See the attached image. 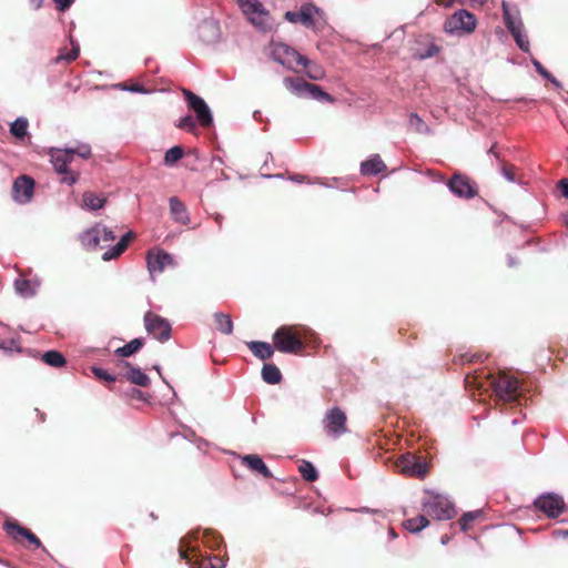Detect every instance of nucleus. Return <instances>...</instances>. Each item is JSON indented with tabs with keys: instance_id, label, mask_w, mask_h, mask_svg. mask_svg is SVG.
<instances>
[{
	"instance_id": "nucleus-45",
	"label": "nucleus",
	"mask_w": 568,
	"mask_h": 568,
	"mask_svg": "<svg viewBox=\"0 0 568 568\" xmlns=\"http://www.w3.org/2000/svg\"><path fill=\"white\" fill-rule=\"evenodd\" d=\"M465 384L477 388L484 387L481 375H478L477 372L475 374H467L465 377Z\"/></svg>"
},
{
	"instance_id": "nucleus-55",
	"label": "nucleus",
	"mask_w": 568,
	"mask_h": 568,
	"mask_svg": "<svg viewBox=\"0 0 568 568\" xmlns=\"http://www.w3.org/2000/svg\"><path fill=\"white\" fill-rule=\"evenodd\" d=\"M536 67H537V70L540 74H542L544 77L550 79L555 84H559L558 81L548 72L546 71L541 64L539 62H536Z\"/></svg>"
},
{
	"instance_id": "nucleus-5",
	"label": "nucleus",
	"mask_w": 568,
	"mask_h": 568,
	"mask_svg": "<svg viewBox=\"0 0 568 568\" xmlns=\"http://www.w3.org/2000/svg\"><path fill=\"white\" fill-rule=\"evenodd\" d=\"M271 57L274 61L294 72L298 71L297 67L301 62L306 61L305 55L283 42H271Z\"/></svg>"
},
{
	"instance_id": "nucleus-7",
	"label": "nucleus",
	"mask_w": 568,
	"mask_h": 568,
	"mask_svg": "<svg viewBox=\"0 0 568 568\" xmlns=\"http://www.w3.org/2000/svg\"><path fill=\"white\" fill-rule=\"evenodd\" d=\"M425 516L436 520H448L456 515L454 505L445 497L434 496L429 498L423 508Z\"/></svg>"
},
{
	"instance_id": "nucleus-25",
	"label": "nucleus",
	"mask_w": 568,
	"mask_h": 568,
	"mask_svg": "<svg viewBox=\"0 0 568 568\" xmlns=\"http://www.w3.org/2000/svg\"><path fill=\"white\" fill-rule=\"evenodd\" d=\"M252 24H254L257 29L262 31H268L272 29L271 17L267 10L264 7L252 17L248 18Z\"/></svg>"
},
{
	"instance_id": "nucleus-52",
	"label": "nucleus",
	"mask_w": 568,
	"mask_h": 568,
	"mask_svg": "<svg viewBox=\"0 0 568 568\" xmlns=\"http://www.w3.org/2000/svg\"><path fill=\"white\" fill-rule=\"evenodd\" d=\"M123 88L125 90H129L131 92H136V93H146L148 91L145 90V88L140 84V83H133L131 85H123Z\"/></svg>"
},
{
	"instance_id": "nucleus-10",
	"label": "nucleus",
	"mask_w": 568,
	"mask_h": 568,
	"mask_svg": "<svg viewBox=\"0 0 568 568\" xmlns=\"http://www.w3.org/2000/svg\"><path fill=\"white\" fill-rule=\"evenodd\" d=\"M449 190L458 197L473 199L478 194L477 184L462 173H455L447 183Z\"/></svg>"
},
{
	"instance_id": "nucleus-44",
	"label": "nucleus",
	"mask_w": 568,
	"mask_h": 568,
	"mask_svg": "<svg viewBox=\"0 0 568 568\" xmlns=\"http://www.w3.org/2000/svg\"><path fill=\"white\" fill-rule=\"evenodd\" d=\"M178 128L185 130L187 132H193L196 129V123H195V120L193 119V116L189 114V115L183 116L179 121Z\"/></svg>"
},
{
	"instance_id": "nucleus-39",
	"label": "nucleus",
	"mask_w": 568,
	"mask_h": 568,
	"mask_svg": "<svg viewBox=\"0 0 568 568\" xmlns=\"http://www.w3.org/2000/svg\"><path fill=\"white\" fill-rule=\"evenodd\" d=\"M298 470L306 481H315L318 477L315 467L310 462L303 460L298 467Z\"/></svg>"
},
{
	"instance_id": "nucleus-21",
	"label": "nucleus",
	"mask_w": 568,
	"mask_h": 568,
	"mask_svg": "<svg viewBox=\"0 0 568 568\" xmlns=\"http://www.w3.org/2000/svg\"><path fill=\"white\" fill-rule=\"evenodd\" d=\"M170 212L173 220L183 225L190 224V217L185 204L176 196L170 197Z\"/></svg>"
},
{
	"instance_id": "nucleus-27",
	"label": "nucleus",
	"mask_w": 568,
	"mask_h": 568,
	"mask_svg": "<svg viewBox=\"0 0 568 568\" xmlns=\"http://www.w3.org/2000/svg\"><path fill=\"white\" fill-rule=\"evenodd\" d=\"M300 65L306 70L305 73L311 80L317 81L325 77L324 69L316 62L311 61L308 58H306L305 62H301Z\"/></svg>"
},
{
	"instance_id": "nucleus-61",
	"label": "nucleus",
	"mask_w": 568,
	"mask_h": 568,
	"mask_svg": "<svg viewBox=\"0 0 568 568\" xmlns=\"http://www.w3.org/2000/svg\"><path fill=\"white\" fill-rule=\"evenodd\" d=\"M292 180L297 181V182H302V181L305 180V176L296 175V176L292 178Z\"/></svg>"
},
{
	"instance_id": "nucleus-64",
	"label": "nucleus",
	"mask_w": 568,
	"mask_h": 568,
	"mask_svg": "<svg viewBox=\"0 0 568 568\" xmlns=\"http://www.w3.org/2000/svg\"><path fill=\"white\" fill-rule=\"evenodd\" d=\"M442 542L443 544H447L448 542V537L446 535L442 537Z\"/></svg>"
},
{
	"instance_id": "nucleus-8",
	"label": "nucleus",
	"mask_w": 568,
	"mask_h": 568,
	"mask_svg": "<svg viewBox=\"0 0 568 568\" xmlns=\"http://www.w3.org/2000/svg\"><path fill=\"white\" fill-rule=\"evenodd\" d=\"M144 326L150 335L162 343L171 337V324L169 321L153 312L145 313Z\"/></svg>"
},
{
	"instance_id": "nucleus-3",
	"label": "nucleus",
	"mask_w": 568,
	"mask_h": 568,
	"mask_svg": "<svg viewBox=\"0 0 568 568\" xmlns=\"http://www.w3.org/2000/svg\"><path fill=\"white\" fill-rule=\"evenodd\" d=\"M485 378L490 379V386L498 400L504 403L516 402L519 397V382L517 378L509 376L505 372L498 373L497 376L487 375Z\"/></svg>"
},
{
	"instance_id": "nucleus-46",
	"label": "nucleus",
	"mask_w": 568,
	"mask_h": 568,
	"mask_svg": "<svg viewBox=\"0 0 568 568\" xmlns=\"http://www.w3.org/2000/svg\"><path fill=\"white\" fill-rule=\"evenodd\" d=\"M92 372L93 374L99 378V379H102V381H105V382H109V383H114L116 381V377L109 374L105 369L103 368H99V367H93L92 368Z\"/></svg>"
},
{
	"instance_id": "nucleus-4",
	"label": "nucleus",
	"mask_w": 568,
	"mask_h": 568,
	"mask_svg": "<svg viewBox=\"0 0 568 568\" xmlns=\"http://www.w3.org/2000/svg\"><path fill=\"white\" fill-rule=\"evenodd\" d=\"M284 87L293 94L304 98L310 97L314 100L333 102L334 99L321 87L305 81L303 78L286 77L283 80Z\"/></svg>"
},
{
	"instance_id": "nucleus-12",
	"label": "nucleus",
	"mask_w": 568,
	"mask_h": 568,
	"mask_svg": "<svg viewBox=\"0 0 568 568\" xmlns=\"http://www.w3.org/2000/svg\"><path fill=\"white\" fill-rule=\"evenodd\" d=\"M183 94L187 102V106L195 112L199 123L204 128L210 126L213 123V118L205 101L186 89L183 90Z\"/></svg>"
},
{
	"instance_id": "nucleus-40",
	"label": "nucleus",
	"mask_w": 568,
	"mask_h": 568,
	"mask_svg": "<svg viewBox=\"0 0 568 568\" xmlns=\"http://www.w3.org/2000/svg\"><path fill=\"white\" fill-rule=\"evenodd\" d=\"M16 290L23 296H33L36 294L34 285L30 280L20 278L14 283Z\"/></svg>"
},
{
	"instance_id": "nucleus-19",
	"label": "nucleus",
	"mask_w": 568,
	"mask_h": 568,
	"mask_svg": "<svg viewBox=\"0 0 568 568\" xmlns=\"http://www.w3.org/2000/svg\"><path fill=\"white\" fill-rule=\"evenodd\" d=\"M314 8L311 6H303L300 11H287L285 19L292 23H301L307 28L314 26Z\"/></svg>"
},
{
	"instance_id": "nucleus-36",
	"label": "nucleus",
	"mask_w": 568,
	"mask_h": 568,
	"mask_svg": "<svg viewBox=\"0 0 568 568\" xmlns=\"http://www.w3.org/2000/svg\"><path fill=\"white\" fill-rule=\"evenodd\" d=\"M28 120L24 118H18L10 126V132L17 139H23L27 135Z\"/></svg>"
},
{
	"instance_id": "nucleus-32",
	"label": "nucleus",
	"mask_w": 568,
	"mask_h": 568,
	"mask_svg": "<svg viewBox=\"0 0 568 568\" xmlns=\"http://www.w3.org/2000/svg\"><path fill=\"white\" fill-rule=\"evenodd\" d=\"M105 203V199L93 192H85L83 194V204L85 207L90 210H99L103 207Z\"/></svg>"
},
{
	"instance_id": "nucleus-49",
	"label": "nucleus",
	"mask_w": 568,
	"mask_h": 568,
	"mask_svg": "<svg viewBox=\"0 0 568 568\" xmlns=\"http://www.w3.org/2000/svg\"><path fill=\"white\" fill-rule=\"evenodd\" d=\"M24 539H27L34 548L42 547L41 540L30 529H28Z\"/></svg>"
},
{
	"instance_id": "nucleus-57",
	"label": "nucleus",
	"mask_w": 568,
	"mask_h": 568,
	"mask_svg": "<svg viewBox=\"0 0 568 568\" xmlns=\"http://www.w3.org/2000/svg\"><path fill=\"white\" fill-rule=\"evenodd\" d=\"M509 32L511 33V36L514 38H516L517 36H520L523 33V24L516 26L515 28L511 27Z\"/></svg>"
},
{
	"instance_id": "nucleus-6",
	"label": "nucleus",
	"mask_w": 568,
	"mask_h": 568,
	"mask_svg": "<svg viewBox=\"0 0 568 568\" xmlns=\"http://www.w3.org/2000/svg\"><path fill=\"white\" fill-rule=\"evenodd\" d=\"M180 556L191 568H224L225 559L220 556L203 557L199 547L184 549L180 547Z\"/></svg>"
},
{
	"instance_id": "nucleus-34",
	"label": "nucleus",
	"mask_w": 568,
	"mask_h": 568,
	"mask_svg": "<svg viewBox=\"0 0 568 568\" xmlns=\"http://www.w3.org/2000/svg\"><path fill=\"white\" fill-rule=\"evenodd\" d=\"M222 541V536L216 531L206 529L202 535V542L209 548L216 549Z\"/></svg>"
},
{
	"instance_id": "nucleus-51",
	"label": "nucleus",
	"mask_w": 568,
	"mask_h": 568,
	"mask_svg": "<svg viewBox=\"0 0 568 568\" xmlns=\"http://www.w3.org/2000/svg\"><path fill=\"white\" fill-rule=\"evenodd\" d=\"M54 2L57 4V9L63 12L71 7L74 0H54Z\"/></svg>"
},
{
	"instance_id": "nucleus-14",
	"label": "nucleus",
	"mask_w": 568,
	"mask_h": 568,
	"mask_svg": "<svg viewBox=\"0 0 568 568\" xmlns=\"http://www.w3.org/2000/svg\"><path fill=\"white\" fill-rule=\"evenodd\" d=\"M535 506L548 517L557 518L565 509V501L559 495L545 494L535 500Z\"/></svg>"
},
{
	"instance_id": "nucleus-35",
	"label": "nucleus",
	"mask_w": 568,
	"mask_h": 568,
	"mask_svg": "<svg viewBox=\"0 0 568 568\" xmlns=\"http://www.w3.org/2000/svg\"><path fill=\"white\" fill-rule=\"evenodd\" d=\"M239 6L247 18L257 13L263 8L258 0H239Z\"/></svg>"
},
{
	"instance_id": "nucleus-33",
	"label": "nucleus",
	"mask_w": 568,
	"mask_h": 568,
	"mask_svg": "<svg viewBox=\"0 0 568 568\" xmlns=\"http://www.w3.org/2000/svg\"><path fill=\"white\" fill-rule=\"evenodd\" d=\"M42 359L45 364L52 367H62L65 364L64 356L58 351L45 352Z\"/></svg>"
},
{
	"instance_id": "nucleus-38",
	"label": "nucleus",
	"mask_w": 568,
	"mask_h": 568,
	"mask_svg": "<svg viewBox=\"0 0 568 568\" xmlns=\"http://www.w3.org/2000/svg\"><path fill=\"white\" fill-rule=\"evenodd\" d=\"M483 516L481 510L468 511L459 519V525L463 531H467L473 527V523Z\"/></svg>"
},
{
	"instance_id": "nucleus-15",
	"label": "nucleus",
	"mask_w": 568,
	"mask_h": 568,
	"mask_svg": "<svg viewBox=\"0 0 568 568\" xmlns=\"http://www.w3.org/2000/svg\"><path fill=\"white\" fill-rule=\"evenodd\" d=\"M34 192V180L28 175H20L12 185V197L19 203H28Z\"/></svg>"
},
{
	"instance_id": "nucleus-59",
	"label": "nucleus",
	"mask_w": 568,
	"mask_h": 568,
	"mask_svg": "<svg viewBox=\"0 0 568 568\" xmlns=\"http://www.w3.org/2000/svg\"><path fill=\"white\" fill-rule=\"evenodd\" d=\"M43 0H29V4L32 9L38 10L42 7Z\"/></svg>"
},
{
	"instance_id": "nucleus-60",
	"label": "nucleus",
	"mask_w": 568,
	"mask_h": 568,
	"mask_svg": "<svg viewBox=\"0 0 568 568\" xmlns=\"http://www.w3.org/2000/svg\"><path fill=\"white\" fill-rule=\"evenodd\" d=\"M213 217H214V221L216 222V224L219 225V227L221 229L223 219H224L223 215L220 213H215Z\"/></svg>"
},
{
	"instance_id": "nucleus-50",
	"label": "nucleus",
	"mask_w": 568,
	"mask_h": 568,
	"mask_svg": "<svg viewBox=\"0 0 568 568\" xmlns=\"http://www.w3.org/2000/svg\"><path fill=\"white\" fill-rule=\"evenodd\" d=\"M439 51H440V48H439L437 44H435V43H430V44H428V47H427V49H426V52H425V53H423L420 57H422L423 59H425V58H432V57H434V55L438 54V53H439Z\"/></svg>"
},
{
	"instance_id": "nucleus-41",
	"label": "nucleus",
	"mask_w": 568,
	"mask_h": 568,
	"mask_svg": "<svg viewBox=\"0 0 568 568\" xmlns=\"http://www.w3.org/2000/svg\"><path fill=\"white\" fill-rule=\"evenodd\" d=\"M79 57V47H74L72 48L70 51L68 52H63L61 51L53 60V62L55 64H59L61 62H67V63H70L72 61H74L77 58Z\"/></svg>"
},
{
	"instance_id": "nucleus-56",
	"label": "nucleus",
	"mask_w": 568,
	"mask_h": 568,
	"mask_svg": "<svg viewBox=\"0 0 568 568\" xmlns=\"http://www.w3.org/2000/svg\"><path fill=\"white\" fill-rule=\"evenodd\" d=\"M558 186L565 197L568 199V179H562L559 181Z\"/></svg>"
},
{
	"instance_id": "nucleus-24",
	"label": "nucleus",
	"mask_w": 568,
	"mask_h": 568,
	"mask_svg": "<svg viewBox=\"0 0 568 568\" xmlns=\"http://www.w3.org/2000/svg\"><path fill=\"white\" fill-rule=\"evenodd\" d=\"M254 356L262 361L270 359L274 355V346L266 342L252 341L246 343Z\"/></svg>"
},
{
	"instance_id": "nucleus-16",
	"label": "nucleus",
	"mask_w": 568,
	"mask_h": 568,
	"mask_svg": "<svg viewBox=\"0 0 568 568\" xmlns=\"http://www.w3.org/2000/svg\"><path fill=\"white\" fill-rule=\"evenodd\" d=\"M173 264V257L163 250H151L146 254V265L151 276L162 273L165 267Z\"/></svg>"
},
{
	"instance_id": "nucleus-53",
	"label": "nucleus",
	"mask_w": 568,
	"mask_h": 568,
	"mask_svg": "<svg viewBox=\"0 0 568 568\" xmlns=\"http://www.w3.org/2000/svg\"><path fill=\"white\" fill-rule=\"evenodd\" d=\"M462 359L465 361V362H468V363H473V362H483L484 358H483V355L480 354H473V355H463L462 356Z\"/></svg>"
},
{
	"instance_id": "nucleus-22",
	"label": "nucleus",
	"mask_w": 568,
	"mask_h": 568,
	"mask_svg": "<svg viewBox=\"0 0 568 568\" xmlns=\"http://www.w3.org/2000/svg\"><path fill=\"white\" fill-rule=\"evenodd\" d=\"M135 237L133 232H128L121 236L120 241L110 250L105 251L102 255L104 261H110L119 257L129 246L130 242Z\"/></svg>"
},
{
	"instance_id": "nucleus-58",
	"label": "nucleus",
	"mask_w": 568,
	"mask_h": 568,
	"mask_svg": "<svg viewBox=\"0 0 568 568\" xmlns=\"http://www.w3.org/2000/svg\"><path fill=\"white\" fill-rule=\"evenodd\" d=\"M457 0H437V4L438 6H443L445 8H450L454 6V3L456 2Z\"/></svg>"
},
{
	"instance_id": "nucleus-29",
	"label": "nucleus",
	"mask_w": 568,
	"mask_h": 568,
	"mask_svg": "<svg viewBox=\"0 0 568 568\" xmlns=\"http://www.w3.org/2000/svg\"><path fill=\"white\" fill-rule=\"evenodd\" d=\"M144 345L143 338H134L124 346L115 349V355L120 357H129L140 351Z\"/></svg>"
},
{
	"instance_id": "nucleus-37",
	"label": "nucleus",
	"mask_w": 568,
	"mask_h": 568,
	"mask_svg": "<svg viewBox=\"0 0 568 568\" xmlns=\"http://www.w3.org/2000/svg\"><path fill=\"white\" fill-rule=\"evenodd\" d=\"M183 155H184V150L182 146H179V145L173 146L165 152L164 164L168 166H172L179 160H181L183 158Z\"/></svg>"
},
{
	"instance_id": "nucleus-31",
	"label": "nucleus",
	"mask_w": 568,
	"mask_h": 568,
	"mask_svg": "<svg viewBox=\"0 0 568 568\" xmlns=\"http://www.w3.org/2000/svg\"><path fill=\"white\" fill-rule=\"evenodd\" d=\"M429 524L428 518L425 515H418L414 518H409L404 521V527L410 532H418Z\"/></svg>"
},
{
	"instance_id": "nucleus-47",
	"label": "nucleus",
	"mask_w": 568,
	"mask_h": 568,
	"mask_svg": "<svg viewBox=\"0 0 568 568\" xmlns=\"http://www.w3.org/2000/svg\"><path fill=\"white\" fill-rule=\"evenodd\" d=\"M515 171H516V168L514 165L507 164V163L503 164L501 172L508 181H510V182L515 181Z\"/></svg>"
},
{
	"instance_id": "nucleus-43",
	"label": "nucleus",
	"mask_w": 568,
	"mask_h": 568,
	"mask_svg": "<svg viewBox=\"0 0 568 568\" xmlns=\"http://www.w3.org/2000/svg\"><path fill=\"white\" fill-rule=\"evenodd\" d=\"M70 152V155L73 158L74 154L79 155L82 159H89L91 156V148L88 144H80L77 148L67 149Z\"/></svg>"
},
{
	"instance_id": "nucleus-23",
	"label": "nucleus",
	"mask_w": 568,
	"mask_h": 568,
	"mask_svg": "<svg viewBox=\"0 0 568 568\" xmlns=\"http://www.w3.org/2000/svg\"><path fill=\"white\" fill-rule=\"evenodd\" d=\"M386 164L382 161L378 154L371 156L361 164V172L364 175H377L386 171Z\"/></svg>"
},
{
	"instance_id": "nucleus-1",
	"label": "nucleus",
	"mask_w": 568,
	"mask_h": 568,
	"mask_svg": "<svg viewBox=\"0 0 568 568\" xmlns=\"http://www.w3.org/2000/svg\"><path fill=\"white\" fill-rule=\"evenodd\" d=\"M305 329L296 326L282 325L273 334V345L275 349L286 354H301L305 349L303 334Z\"/></svg>"
},
{
	"instance_id": "nucleus-13",
	"label": "nucleus",
	"mask_w": 568,
	"mask_h": 568,
	"mask_svg": "<svg viewBox=\"0 0 568 568\" xmlns=\"http://www.w3.org/2000/svg\"><path fill=\"white\" fill-rule=\"evenodd\" d=\"M115 239L114 232L101 224L94 225L82 236L83 243L91 248L103 247L104 245H101V243L109 244Z\"/></svg>"
},
{
	"instance_id": "nucleus-2",
	"label": "nucleus",
	"mask_w": 568,
	"mask_h": 568,
	"mask_svg": "<svg viewBox=\"0 0 568 568\" xmlns=\"http://www.w3.org/2000/svg\"><path fill=\"white\" fill-rule=\"evenodd\" d=\"M477 23L478 21L474 13L459 9L446 18L443 30L450 36H469L476 30Z\"/></svg>"
},
{
	"instance_id": "nucleus-17",
	"label": "nucleus",
	"mask_w": 568,
	"mask_h": 568,
	"mask_svg": "<svg viewBox=\"0 0 568 568\" xmlns=\"http://www.w3.org/2000/svg\"><path fill=\"white\" fill-rule=\"evenodd\" d=\"M396 466L408 476L424 477L426 474V465L410 453L402 455L397 459Z\"/></svg>"
},
{
	"instance_id": "nucleus-42",
	"label": "nucleus",
	"mask_w": 568,
	"mask_h": 568,
	"mask_svg": "<svg viewBox=\"0 0 568 568\" xmlns=\"http://www.w3.org/2000/svg\"><path fill=\"white\" fill-rule=\"evenodd\" d=\"M409 124L417 133H427L429 131L428 125L416 113L409 115Z\"/></svg>"
},
{
	"instance_id": "nucleus-18",
	"label": "nucleus",
	"mask_w": 568,
	"mask_h": 568,
	"mask_svg": "<svg viewBox=\"0 0 568 568\" xmlns=\"http://www.w3.org/2000/svg\"><path fill=\"white\" fill-rule=\"evenodd\" d=\"M119 367L125 369L123 377L134 385L141 387H148L151 383L150 377L143 373L139 367L132 366L129 362L122 361L119 363Z\"/></svg>"
},
{
	"instance_id": "nucleus-48",
	"label": "nucleus",
	"mask_w": 568,
	"mask_h": 568,
	"mask_svg": "<svg viewBox=\"0 0 568 568\" xmlns=\"http://www.w3.org/2000/svg\"><path fill=\"white\" fill-rule=\"evenodd\" d=\"M517 45L524 51V52H528L529 51V40L527 39V37L521 33L520 36H517L516 38H514Z\"/></svg>"
},
{
	"instance_id": "nucleus-26",
	"label": "nucleus",
	"mask_w": 568,
	"mask_h": 568,
	"mask_svg": "<svg viewBox=\"0 0 568 568\" xmlns=\"http://www.w3.org/2000/svg\"><path fill=\"white\" fill-rule=\"evenodd\" d=\"M262 378L265 383L275 385L282 381V373L275 364H264L262 368Z\"/></svg>"
},
{
	"instance_id": "nucleus-11",
	"label": "nucleus",
	"mask_w": 568,
	"mask_h": 568,
	"mask_svg": "<svg viewBox=\"0 0 568 568\" xmlns=\"http://www.w3.org/2000/svg\"><path fill=\"white\" fill-rule=\"evenodd\" d=\"M346 414L338 407H334L325 414L323 419L324 428L327 435L332 437H339L347 432Z\"/></svg>"
},
{
	"instance_id": "nucleus-20",
	"label": "nucleus",
	"mask_w": 568,
	"mask_h": 568,
	"mask_svg": "<svg viewBox=\"0 0 568 568\" xmlns=\"http://www.w3.org/2000/svg\"><path fill=\"white\" fill-rule=\"evenodd\" d=\"M242 465L247 467L250 470L261 475L262 477L268 479L273 477V474L265 465L263 459L258 455H245L241 460Z\"/></svg>"
},
{
	"instance_id": "nucleus-62",
	"label": "nucleus",
	"mask_w": 568,
	"mask_h": 568,
	"mask_svg": "<svg viewBox=\"0 0 568 568\" xmlns=\"http://www.w3.org/2000/svg\"><path fill=\"white\" fill-rule=\"evenodd\" d=\"M555 534L567 537L568 536V530H557Z\"/></svg>"
},
{
	"instance_id": "nucleus-30",
	"label": "nucleus",
	"mask_w": 568,
	"mask_h": 568,
	"mask_svg": "<svg viewBox=\"0 0 568 568\" xmlns=\"http://www.w3.org/2000/svg\"><path fill=\"white\" fill-rule=\"evenodd\" d=\"M216 329L223 334L230 335L233 332V322L230 315L225 313L214 314Z\"/></svg>"
},
{
	"instance_id": "nucleus-9",
	"label": "nucleus",
	"mask_w": 568,
	"mask_h": 568,
	"mask_svg": "<svg viewBox=\"0 0 568 568\" xmlns=\"http://www.w3.org/2000/svg\"><path fill=\"white\" fill-rule=\"evenodd\" d=\"M50 155L55 172L62 175L61 182L69 185L75 183L78 179L77 174L68 170V165L72 161L70 152H68L67 149H53Z\"/></svg>"
},
{
	"instance_id": "nucleus-28",
	"label": "nucleus",
	"mask_w": 568,
	"mask_h": 568,
	"mask_svg": "<svg viewBox=\"0 0 568 568\" xmlns=\"http://www.w3.org/2000/svg\"><path fill=\"white\" fill-rule=\"evenodd\" d=\"M3 529L11 538L19 542L24 539L28 531V528L20 526L17 521H6Z\"/></svg>"
},
{
	"instance_id": "nucleus-54",
	"label": "nucleus",
	"mask_w": 568,
	"mask_h": 568,
	"mask_svg": "<svg viewBox=\"0 0 568 568\" xmlns=\"http://www.w3.org/2000/svg\"><path fill=\"white\" fill-rule=\"evenodd\" d=\"M505 23L508 30H510L511 27L515 28L516 26L523 24L520 21H515L508 12H505Z\"/></svg>"
},
{
	"instance_id": "nucleus-63",
	"label": "nucleus",
	"mask_w": 568,
	"mask_h": 568,
	"mask_svg": "<svg viewBox=\"0 0 568 568\" xmlns=\"http://www.w3.org/2000/svg\"><path fill=\"white\" fill-rule=\"evenodd\" d=\"M134 396H138L139 398L142 396V392L134 389L133 390Z\"/></svg>"
}]
</instances>
